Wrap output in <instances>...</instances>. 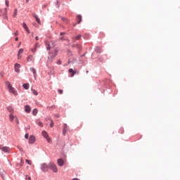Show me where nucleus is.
Returning a JSON list of instances; mask_svg holds the SVG:
<instances>
[{
  "mask_svg": "<svg viewBox=\"0 0 180 180\" xmlns=\"http://www.w3.org/2000/svg\"><path fill=\"white\" fill-rule=\"evenodd\" d=\"M6 86H7V88L8 89V91L10 93H11L14 96L18 95V91L15 90V89L11 84L10 82L6 81L5 82Z\"/></svg>",
  "mask_w": 180,
  "mask_h": 180,
  "instance_id": "1",
  "label": "nucleus"
},
{
  "mask_svg": "<svg viewBox=\"0 0 180 180\" xmlns=\"http://www.w3.org/2000/svg\"><path fill=\"white\" fill-rule=\"evenodd\" d=\"M9 120L11 123H13V122L14 120H15L16 123L18 125L20 124V120H19V118H18L16 116H15L13 115V113H10V115H9Z\"/></svg>",
  "mask_w": 180,
  "mask_h": 180,
  "instance_id": "2",
  "label": "nucleus"
},
{
  "mask_svg": "<svg viewBox=\"0 0 180 180\" xmlns=\"http://www.w3.org/2000/svg\"><path fill=\"white\" fill-rule=\"evenodd\" d=\"M40 168L42 172H46L49 169V165L48 166L46 163L41 164Z\"/></svg>",
  "mask_w": 180,
  "mask_h": 180,
  "instance_id": "3",
  "label": "nucleus"
},
{
  "mask_svg": "<svg viewBox=\"0 0 180 180\" xmlns=\"http://www.w3.org/2000/svg\"><path fill=\"white\" fill-rule=\"evenodd\" d=\"M49 169L53 170V172L55 173H57L58 171L57 166L55 165L53 162L49 163Z\"/></svg>",
  "mask_w": 180,
  "mask_h": 180,
  "instance_id": "4",
  "label": "nucleus"
},
{
  "mask_svg": "<svg viewBox=\"0 0 180 180\" xmlns=\"http://www.w3.org/2000/svg\"><path fill=\"white\" fill-rule=\"evenodd\" d=\"M41 135L43 136L44 138L46 139L48 143H51V138H49V136L47 134V132H46L45 131H43L41 132Z\"/></svg>",
  "mask_w": 180,
  "mask_h": 180,
  "instance_id": "5",
  "label": "nucleus"
},
{
  "mask_svg": "<svg viewBox=\"0 0 180 180\" xmlns=\"http://www.w3.org/2000/svg\"><path fill=\"white\" fill-rule=\"evenodd\" d=\"M20 68H21V65L20 64L16 63L15 65H14V70L17 73L20 72Z\"/></svg>",
  "mask_w": 180,
  "mask_h": 180,
  "instance_id": "6",
  "label": "nucleus"
},
{
  "mask_svg": "<svg viewBox=\"0 0 180 180\" xmlns=\"http://www.w3.org/2000/svg\"><path fill=\"white\" fill-rule=\"evenodd\" d=\"M36 142V138L34 137V136H30L29 140H28V143H30V144H33Z\"/></svg>",
  "mask_w": 180,
  "mask_h": 180,
  "instance_id": "7",
  "label": "nucleus"
},
{
  "mask_svg": "<svg viewBox=\"0 0 180 180\" xmlns=\"http://www.w3.org/2000/svg\"><path fill=\"white\" fill-rule=\"evenodd\" d=\"M0 150H2V151L4 152V153H8L10 151V148L8 146H4L2 148L1 146V149Z\"/></svg>",
  "mask_w": 180,
  "mask_h": 180,
  "instance_id": "8",
  "label": "nucleus"
},
{
  "mask_svg": "<svg viewBox=\"0 0 180 180\" xmlns=\"http://www.w3.org/2000/svg\"><path fill=\"white\" fill-rule=\"evenodd\" d=\"M22 27H23V28L25 29V30L27 32V34H30V30H29L28 26H27V24H25V22H23Z\"/></svg>",
  "mask_w": 180,
  "mask_h": 180,
  "instance_id": "9",
  "label": "nucleus"
},
{
  "mask_svg": "<svg viewBox=\"0 0 180 180\" xmlns=\"http://www.w3.org/2000/svg\"><path fill=\"white\" fill-rule=\"evenodd\" d=\"M33 16H34L35 20H37V23H38L39 25H41V22L40 21V19H39V17L37 15V14H36V13H33Z\"/></svg>",
  "mask_w": 180,
  "mask_h": 180,
  "instance_id": "10",
  "label": "nucleus"
},
{
  "mask_svg": "<svg viewBox=\"0 0 180 180\" xmlns=\"http://www.w3.org/2000/svg\"><path fill=\"white\" fill-rule=\"evenodd\" d=\"M57 163L60 167H63L64 165V160L62 159H58Z\"/></svg>",
  "mask_w": 180,
  "mask_h": 180,
  "instance_id": "11",
  "label": "nucleus"
},
{
  "mask_svg": "<svg viewBox=\"0 0 180 180\" xmlns=\"http://www.w3.org/2000/svg\"><path fill=\"white\" fill-rule=\"evenodd\" d=\"M25 111L27 112V113H30L31 112V108L30 105H25Z\"/></svg>",
  "mask_w": 180,
  "mask_h": 180,
  "instance_id": "12",
  "label": "nucleus"
},
{
  "mask_svg": "<svg viewBox=\"0 0 180 180\" xmlns=\"http://www.w3.org/2000/svg\"><path fill=\"white\" fill-rule=\"evenodd\" d=\"M77 24H80L81 23V22L82 21V17L81 15H77Z\"/></svg>",
  "mask_w": 180,
  "mask_h": 180,
  "instance_id": "13",
  "label": "nucleus"
},
{
  "mask_svg": "<svg viewBox=\"0 0 180 180\" xmlns=\"http://www.w3.org/2000/svg\"><path fill=\"white\" fill-rule=\"evenodd\" d=\"M23 53V49H20L19 51H18V59H20L22 56H20L21 54Z\"/></svg>",
  "mask_w": 180,
  "mask_h": 180,
  "instance_id": "14",
  "label": "nucleus"
},
{
  "mask_svg": "<svg viewBox=\"0 0 180 180\" xmlns=\"http://www.w3.org/2000/svg\"><path fill=\"white\" fill-rule=\"evenodd\" d=\"M33 60V56L32 55H30L27 56V63H30V61Z\"/></svg>",
  "mask_w": 180,
  "mask_h": 180,
  "instance_id": "15",
  "label": "nucleus"
},
{
  "mask_svg": "<svg viewBox=\"0 0 180 180\" xmlns=\"http://www.w3.org/2000/svg\"><path fill=\"white\" fill-rule=\"evenodd\" d=\"M69 73H71V77H73L74 75L76 74V72L73 70V69H70L69 70Z\"/></svg>",
  "mask_w": 180,
  "mask_h": 180,
  "instance_id": "16",
  "label": "nucleus"
},
{
  "mask_svg": "<svg viewBox=\"0 0 180 180\" xmlns=\"http://www.w3.org/2000/svg\"><path fill=\"white\" fill-rule=\"evenodd\" d=\"M61 20H62V22H64L65 24H68V22H69V20L64 17L61 18Z\"/></svg>",
  "mask_w": 180,
  "mask_h": 180,
  "instance_id": "17",
  "label": "nucleus"
},
{
  "mask_svg": "<svg viewBox=\"0 0 180 180\" xmlns=\"http://www.w3.org/2000/svg\"><path fill=\"white\" fill-rule=\"evenodd\" d=\"M7 109H8V111L11 114H13L14 110H13V107L9 106V107H8Z\"/></svg>",
  "mask_w": 180,
  "mask_h": 180,
  "instance_id": "18",
  "label": "nucleus"
},
{
  "mask_svg": "<svg viewBox=\"0 0 180 180\" xmlns=\"http://www.w3.org/2000/svg\"><path fill=\"white\" fill-rule=\"evenodd\" d=\"M0 174H1V176H2V178L4 179V177L5 176L6 172L4 169H1Z\"/></svg>",
  "mask_w": 180,
  "mask_h": 180,
  "instance_id": "19",
  "label": "nucleus"
},
{
  "mask_svg": "<svg viewBox=\"0 0 180 180\" xmlns=\"http://www.w3.org/2000/svg\"><path fill=\"white\" fill-rule=\"evenodd\" d=\"M38 113V110L37 108H34L33 110H32V115L33 116H37Z\"/></svg>",
  "mask_w": 180,
  "mask_h": 180,
  "instance_id": "20",
  "label": "nucleus"
},
{
  "mask_svg": "<svg viewBox=\"0 0 180 180\" xmlns=\"http://www.w3.org/2000/svg\"><path fill=\"white\" fill-rule=\"evenodd\" d=\"M30 70L33 72L34 77H36V75H37L36 70L34 68H31Z\"/></svg>",
  "mask_w": 180,
  "mask_h": 180,
  "instance_id": "21",
  "label": "nucleus"
},
{
  "mask_svg": "<svg viewBox=\"0 0 180 180\" xmlns=\"http://www.w3.org/2000/svg\"><path fill=\"white\" fill-rule=\"evenodd\" d=\"M23 88L26 90L30 89V84H23Z\"/></svg>",
  "mask_w": 180,
  "mask_h": 180,
  "instance_id": "22",
  "label": "nucleus"
},
{
  "mask_svg": "<svg viewBox=\"0 0 180 180\" xmlns=\"http://www.w3.org/2000/svg\"><path fill=\"white\" fill-rule=\"evenodd\" d=\"M2 15H7V8H4L3 11H1Z\"/></svg>",
  "mask_w": 180,
  "mask_h": 180,
  "instance_id": "23",
  "label": "nucleus"
},
{
  "mask_svg": "<svg viewBox=\"0 0 180 180\" xmlns=\"http://www.w3.org/2000/svg\"><path fill=\"white\" fill-rule=\"evenodd\" d=\"M17 14H18V10L17 9H14L13 17L15 18Z\"/></svg>",
  "mask_w": 180,
  "mask_h": 180,
  "instance_id": "24",
  "label": "nucleus"
},
{
  "mask_svg": "<svg viewBox=\"0 0 180 180\" xmlns=\"http://www.w3.org/2000/svg\"><path fill=\"white\" fill-rule=\"evenodd\" d=\"M32 94H33L34 95H35V96H37V95H38V92H37L36 90H34V89H32Z\"/></svg>",
  "mask_w": 180,
  "mask_h": 180,
  "instance_id": "25",
  "label": "nucleus"
},
{
  "mask_svg": "<svg viewBox=\"0 0 180 180\" xmlns=\"http://www.w3.org/2000/svg\"><path fill=\"white\" fill-rule=\"evenodd\" d=\"M37 124L40 127H43V123L41 122H38Z\"/></svg>",
  "mask_w": 180,
  "mask_h": 180,
  "instance_id": "26",
  "label": "nucleus"
},
{
  "mask_svg": "<svg viewBox=\"0 0 180 180\" xmlns=\"http://www.w3.org/2000/svg\"><path fill=\"white\" fill-rule=\"evenodd\" d=\"M25 162H26L28 165H32L31 160H28V159H27V160H25Z\"/></svg>",
  "mask_w": 180,
  "mask_h": 180,
  "instance_id": "27",
  "label": "nucleus"
},
{
  "mask_svg": "<svg viewBox=\"0 0 180 180\" xmlns=\"http://www.w3.org/2000/svg\"><path fill=\"white\" fill-rule=\"evenodd\" d=\"M50 121H51L50 127L53 128V122L52 120H51Z\"/></svg>",
  "mask_w": 180,
  "mask_h": 180,
  "instance_id": "28",
  "label": "nucleus"
},
{
  "mask_svg": "<svg viewBox=\"0 0 180 180\" xmlns=\"http://www.w3.org/2000/svg\"><path fill=\"white\" fill-rule=\"evenodd\" d=\"M31 180V177L30 176H28V175H26L25 176V180Z\"/></svg>",
  "mask_w": 180,
  "mask_h": 180,
  "instance_id": "29",
  "label": "nucleus"
},
{
  "mask_svg": "<svg viewBox=\"0 0 180 180\" xmlns=\"http://www.w3.org/2000/svg\"><path fill=\"white\" fill-rule=\"evenodd\" d=\"M81 35H78V36H77L76 37V40H79L80 39V38H81Z\"/></svg>",
  "mask_w": 180,
  "mask_h": 180,
  "instance_id": "30",
  "label": "nucleus"
},
{
  "mask_svg": "<svg viewBox=\"0 0 180 180\" xmlns=\"http://www.w3.org/2000/svg\"><path fill=\"white\" fill-rule=\"evenodd\" d=\"M36 51H37V48H34V49H32V53H34Z\"/></svg>",
  "mask_w": 180,
  "mask_h": 180,
  "instance_id": "31",
  "label": "nucleus"
},
{
  "mask_svg": "<svg viewBox=\"0 0 180 180\" xmlns=\"http://www.w3.org/2000/svg\"><path fill=\"white\" fill-rule=\"evenodd\" d=\"M58 93H59V94H63V90H61V89H59V90H58Z\"/></svg>",
  "mask_w": 180,
  "mask_h": 180,
  "instance_id": "32",
  "label": "nucleus"
},
{
  "mask_svg": "<svg viewBox=\"0 0 180 180\" xmlns=\"http://www.w3.org/2000/svg\"><path fill=\"white\" fill-rule=\"evenodd\" d=\"M25 138L26 139H29V134H25Z\"/></svg>",
  "mask_w": 180,
  "mask_h": 180,
  "instance_id": "33",
  "label": "nucleus"
},
{
  "mask_svg": "<svg viewBox=\"0 0 180 180\" xmlns=\"http://www.w3.org/2000/svg\"><path fill=\"white\" fill-rule=\"evenodd\" d=\"M18 149L20 150V151L22 152L23 150L21 146H18Z\"/></svg>",
  "mask_w": 180,
  "mask_h": 180,
  "instance_id": "34",
  "label": "nucleus"
},
{
  "mask_svg": "<svg viewBox=\"0 0 180 180\" xmlns=\"http://www.w3.org/2000/svg\"><path fill=\"white\" fill-rule=\"evenodd\" d=\"M5 4H6V6H7V7L9 6V2H8V1H6V2H5Z\"/></svg>",
  "mask_w": 180,
  "mask_h": 180,
  "instance_id": "35",
  "label": "nucleus"
},
{
  "mask_svg": "<svg viewBox=\"0 0 180 180\" xmlns=\"http://www.w3.org/2000/svg\"><path fill=\"white\" fill-rule=\"evenodd\" d=\"M37 47H39V44L38 43H37V44H35V49H37Z\"/></svg>",
  "mask_w": 180,
  "mask_h": 180,
  "instance_id": "36",
  "label": "nucleus"
},
{
  "mask_svg": "<svg viewBox=\"0 0 180 180\" xmlns=\"http://www.w3.org/2000/svg\"><path fill=\"white\" fill-rule=\"evenodd\" d=\"M65 134H66V129H65V128H64V129H63V134L65 135Z\"/></svg>",
  "mask_w": 180,
  "mask_h": 180,
  "instance_id": "37",
  "label": "nucleus"
},
{
  "mask_svg": "<svg viewBox=\"0 0 180 180\" xmlns=\"http://www.w3.org/2000/svg\"><path fill=\"white\" fill-rule=\"evenodd\" d=\"M18 34V31H16V32L15 33H14V36H17Z\"/></svg>",
  "mask_w": 180,
  "mask_h": 180,
  "instance_id": "38",
  "label": "nucleus"
},
{
  "mask_svg": "<svg viewBox=\"0 0 180 180\" xmlns=\"http://www.w3.org/2000/svg\"><path fill=\"white\" fill-rule=\"evenodd\" d=\"M58 51H57V50L55 51V53H56L55 56H57V55H58Z\"/></svg>",
  "mask_w": 180,
  "mask_h": 180,
  "instance_id": "39",
  "label": "nucleus"
},
{
  "mask_svg": "<svg viewBox=\"0 0 180 180\" xmlns=\"http://www.w3.org/2000/svg\"><path fill=\"white\" fill-rule=\"evenodd\" d=\"M51 49V46L49 45V46L47 47V50H50Z\"/></svg>",
  "mask_w": 180,
  "mask_h": 180,
  "instance_id": "40",
  "label": "nucleus"
},
{
  "mask_svg": "<svg viewBox=\"0 0 180 180\" xmlns=\"http://www.w3.org/2000/svg\"><path fill=\"white\" fill-rule=\"evenodd\" d=\"M65 34V32H60V35Z\"/></svg>",
  "mask_w": 180,
  "mask_h": 180,
  "instance_id": "41",
  "label": "nucleus"
},
{
  "mask_svg": "<svg viewBox=\"0 0 180 180\" xmlns=\"http://www.w3.org/2000/svg\"><path fill=\"white\" fill-rule=\"evenodd\" d=\"M35 40L38 41L39 40V37H35Z\"/></svg>",
  "mask_w": 180,
  "mask_h": 180,
  "instance_id": "42",
  "label": "nucleus"
},
{
  "mask_svg": "<svg viewBox=\"0 0 180 180\" xmlns=\"http://www.w3.org/2000/svg\"><path fill=\"white\" fill-rule=\"evenodd\" d=\"M19 40V38H15V41H18Z\"/></svg>",
  "mask_w": 180,
  "mask_h": 180,
  "instance_id": "43",
  "label": "nucleus"
},
{
  "mask_svg": "<svg viewBox=\"0 0 180 180\" xmlns=\"http://www.w3.org/2000/svg\"><path fill=\"white\" fill-rule=\"evenodd\" d=\"M72 180H80L79 179H72Z\"/></svg>",
  "mask_w": 180,
  "mask_h": 180,
  "instance_id": "44",
  "label": "nucleus"
},
{
  "mask_svg": "<svg viewBox=\"0 0 180 180\" xmlns=\"http://www.w3.org/2000/svg\"><path fill=\"white\" fill-rule=\"evenodd\" d=\"M1 145H0V149H1Z\"/></svg>",
  "mask_w": 180,
  "mask_h": 180,
  "instance_id": "45",
  "label": "nucleus"
},
{
  "mask_svg": "<svg viewBox=\"0 0 180 180\" xmlns=\"http://www.w3.org/2000/svg\"><path fill=\"white\" fill-rule=\"evenodd\" d=\"M57 117H59V116H58V115H57Z\"/></svg>",
  "mask_w": 180,
  "mask_h": 180,
  "instance_id": "46",
  "label": "nucleus"
},
{
  "mask_svg": "<svg viewBox=\"0 0 180 180\" xmlns=\"http://www.w3.org/2000/svg\"><path fill=\"white\" fill-rule=\"evenodd\" d=\"M60 39L62 40V39H63V38H60Z\"/></svg>",
  "mask_w": 180,
  "mask_h": 180,
  "instance_id": "47",
  "label": "nucleus"
}]
</instances>
